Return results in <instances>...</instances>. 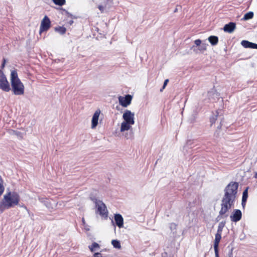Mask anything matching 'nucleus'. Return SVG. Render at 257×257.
I'll list each match as a JSON object with an SVG mask.
<instances>
[{
	"label": "nucleus",
	"mask_w": 257,
	"mask_h": 257,
	"mask_svg": "<svg viewBox=\"0 0 257 257\" xmlns=\"http://www.w3.org/2000/svg\"><path fill=\"white\" fill-rule=\"evenodd\" d=\"M238 184L231 182L228 184L224 190V195L221 201V208L219 215H224L230 208L234 206L237 192Z\"/></svg>",
	"instance_id": "1"
},
{
	"label": "nucleus",
	"mask_w": 257,
	"mask_h": 257,
	"mask_svg": "<svg viewBox=\"0 0 257 257\" xmlns=\"http://www.w3.org/2000/svg\"><path fill=\"white\" fill-rule=\"evenodd\" d=\"M20 201V196L15 191H9L6 193L0 202V214L6 209H10L18 205Z\"/></svg>",
	"instance_id": "2"
},
{
	"label": "nucleus",
	"mask_w": 257,
	"mask_h": 257,
	"mask_svg": "<svg viewBox=\"0 0 257 257\" xmlns=\"http://www.w3.org/2000/svg\"><path fill=\"white\" fill-rule=\"evenodd\" d=\"M11 84L12 90L16 95H22L24 93L25 87L18 77L17 72L13 70L11 72Z\"/></svg>",
	"instance_id": "3"
},
{
	"label": "nucleus",
	"mask_w": 257,
	"mask_h": 257,
	"mask_svg": "<svg viewBox=\"0 0 257 257\" xmlns=\"http://www.w3.org/2000/svg\"><path fill=\"white\" fill-rule=\"evenodd\" d=\"M123 121L121 122L120 132L122 133L130 130L135 123V114L129 110H126L122 115Z\"/></svg>",
	"instance_id": "4"
},
{
	"label": "nucleus",
	"mask_w": 257,
	"mask_h": 257,
	"mask_svg": "<svg viewBox=\"0 0 257 257\" xmlns=\"http://www.w3.org/2000/svg\"><path fill=\"white\" fill-rule=\"evenodd\" d=\"M97 208V212L103 216H107V210L105 205L100 200L96 198L92 199Z\"/></svg>",
	"instance_id": "5"
},
{
	"label": "nucleus",
	"mask_w": 257,
	"mask_h": 257,
	"mask_svg": "<svg viewBox=\"0 0 257 257\" xmlns=\"http://www.w3.org/2000/svg\"><path fill=\"white\" fill-rule=\"evenodd\" d=\"M207 44L205 43H202L200 39H197L194 41V45H193L191 49L196 53H203L207 49Z\"/></svg>",
	"instance_id": "6"
},
{
	"label": "nucleus",
	"mask_w": 257,
	"mask_h": 257,
	"mask_svg": "<svg viewBox=\"0 0 257 257\" xmlns=\"http://www.w3.org/2000/svg\"><path fill=\"white\" fill-rule=\"evenodd\" d=\"M0 89L5 92H9L11 89L7 78L2 70H0Z\"/></svg>",
	"instance_id": "7"
},
{
	"label": "nucleus",
	"mask_w": 257,
	"mask_h": 257,
	"mask_svg": "<svg viewBox=\"0 0 257 257\" xmlns=\"http://www.w3.org/2000/svg\"><path fill=\"white\" fill-rule=\"evenodd\" d=\"M51 22L49 18L45 16L41 21L39 33L41 34L44 31H47L50 27Z\"/></svg>",
	"instance_id": "8"
},
{
	"label": "nucleus",
	"mask_w": 257,
	"mask_h": 257,
	"mask_svg": "<svg viewBox=\"0 0 257 257\" xmlns=\"http://www.w3.org/2000/svg\"><path fill=\"white\" fill-rule=\"evenodd\" d=\"M132 99V96L131 95H126L124 97L120 96L118 97L119 104L123 107H127L129 105Z\"/></svg>",
	"instance_id": "9"
},
{
	"label": "nucleus",
	"mask_w": 257,
	"mask_h": 257,
	"mask_svg": "<svg viewBox=\"0 0 257 257\" xmlns=\"http://www.w3.org/2000/svg\"><path fill=\"white\" fill-rule=\"evenodd\" d=\"M101 113L100 109L96 110L94 113L91 119V127L92 129L96 128L98 123V119Z\"/></svg>",
	"instance_id": "10"
},
{
	"label": "nucleus",
	"mask_w": 257,
	"mask_h": 257,
	"mask_svg": "<svg viewBox=\"0 0 257 257\" xmlns=\"http://www.w3.org/2000/svg\"><path fill=\"white\" fill-rule=\"evenodd\" d=\"M242 216V213L240 210L235 209L234 210L233 213L230 215V218L231 220L233 222H237L239 221Z\"/></svg>",
	"instance_id": "11"
},
{
	"label": "nucleus",
	"mask_w": 257,
	"mask_h": 257,
	"mask_svg": "<svg viewBox=\"0 0 257 257\" xmlns=\"http://www.w3.org/2000/svg\"><path fill=\"white\" fill-rule=\"evenodd\" d=\"M235 27L236 25L234 23L230 22L228 24L225 25L223 27V30L225 32L231 33L234 31Z\"/></svg>",
	"instance_id": "12"
},
{
	"label": "nucleus",
	"mask_w": 257,
	"mask_h": 257,
	"mask_svg": "<svg viewBox=\"0 0 257 257\" xmlns=\"http://www.w3.org/2000/svg\"><path fill=\"white\" fill-rule=\"evenodd\" d=\"M114 220L116 225L119 228H122L123 226V219L122 216L119 214H116L114 215Z\"/></svg>",
	"instance_id": "13"
},
{
	"label": "nucleus",
	"mask_w": 257,
	"mask_h": 257,
	"mask_svg": "<svg viewBox=\"0 0 257 257\" xmlns=\"http://www.w3.org/2000/svg\"><path fill=\"white\" fill-rule=\"evenodd\" d=\"M221 238V233H216L215 234L214 242V250L218 249V245Z\"/></svg>",
	"instance_id": "14"
},
{
	"label": "nucleus",
	"mask_w": 257,
	"mask_h": 257,
	"mask_svg": "<svg viewBox=\"0 0 257 257\" xmlns=\"http://www.w3.org/2000/svg\"><path fill=\"white\" fill-rule=\"evenodd\" d=\"M208 40L211 44L213 46L217 45L218 42V37L214 36H211L209 37Z\"/></svg>",
	"instance_id": "15"
},
{
	"label": "nucleus",
	"mask_w": 257,
	"mask_h": 257,
	"mask_svg": "<svg viewBox=\"0 0 257 257\" xmlns=\"http://www.w3.org/2000/svg\"><path fill=\"white\" fill-rule=\"evenodd\" d=\"M247 197H248V192H247V188H246L245 190H244L243 191V194H242L241 204H242L243 207H244L245 205V203H246Z\"/></svg>",
	"instance_id": "16"
},
{
	"label": "nucleus",
	"mask_w": 257,
	"mask_h": 257,
	"mask_svg": "<svg viewBox=\"0 0 257 257\" xmlns=\"http://www.w3.org/2000/svg\"><path fill=\"white\" fill-rule=\"evenodd\" d=\"M241 45L245 48H252L253 43L246 40H243L241 42Z\"/></svg>",
	"instance_id": "17"
},
{
	"label": "nucleus",
	"mask_w": 257,
	"mask_h": 257,
	"mask_svg": "<svg viewBox=\"0 0 257 257\" xmlns=\"http://www.w3.org/2000/svg\"><path fill=\"white\" fill-rule=\"evenodd\" d=\"M89 248L91 252H94L100 248V245L96 242H93L91 245L89 246Z\"/></svg>",
	"instance_id": "18"
},
{
	"label": "nucleus",
	"mask_w": 257,
	"mask_h": 257,
	"mask_svg": "<svg viewBox=\"0 0 257 257\" xmlns=\"http://www.w3.org/2000/svg\"><path fill=\"white\" fill-rule=\"evenodd\" d=\"M111 244L113 245V246L115 248L120 249L121 248L120 242L116 239L112 240L111 241Z\"/></svg>",
	"instance_id": "19"
},
{
	"label": "nucleus",
	"mask_w": 257,
	"mask_h": 257,
	"mask_svg": "<svg viewBox=\"0 0 257 257\" xmlns=\"http://www.w3.org/2000/svg\"><path fill=\"white\" fill-rule=\"evenodd\" d=\"M253 17V13L252 12H249L247 13H246L243 18V20H248L249 19H251Z\"/></svg>",
	"instance_id": "20"
},
{
	"label": "nucleus",
	"mask_w": 257,
	"mask_h": 257,
	"mask_svg": "<svg viewBox=\"0 0 257 257\" xmlns=\"http://www.w3.org/2000/svg\"><path fill=\"white\" fill-rule=\"evenodd\" d=\"M55 30L61 34H64L66 33V28L63 27L56 28Z\"/></svg>",
	"instance_id": "21"
},
{
	"label": "nucleus",
	"mask_w": 257,
	"mask_h": 257,
	"mask_svg": "<svg viewBox=\"0 0 257 257\" xmlns=\"http://www.w3.org/2000/svg\"><path fill=\"white\" fill-rule=\"evenodd\" d=\"M53 3L60 6L64 5L65 3V0H53Z\"/></svg>",
	"instance_id": "22"
},
{
	"label": "nucleus",
	"mask_w": 257,
	"mask_h": 257,
	"mask_svg": "<svg viewBox=\"0 0 257 257\" xmlns=\"http://www.w3.org/2000/svg\"><path fill=\"white\" fill-rule=\"evenodd\" d=\"M224 224L225 223L222 222L219 223L218 226L217 233H222V229L224 226Z\"/></svg>",
	"instance_id": "23"
},
{
	"label": "nucleus",
	"mask_w": 257,
	"mask_h": 257,
	"mask_svg": "<svg viewBox=\"0 0 257 257\" xmlns=\"http://www.w3.org/2000/svg\"><path fill=\"white\" fill-rule=\"evenodd\" d=\"M216 114H214L213 116H212L210 117V122H211V125L215 123V122L217 119V115H218V112H216Z\"/></svg>",
	"instance_id": "24"
},
{
	"label": "nucleus",
	"mask_w": 257,
	"mask_h": 257,
	"mask_svg": "<svg viewBox=\"0 0 257 257\" xmlns=\"http://www.w3.org/2000/svg\"><path fill=\"white\" fill-rule=\"evenodd\" d=\"M4 190L5 188L3 185V181L0 179V196L3 193Z\"/></svg>",
	"instance_id": "25"
},
{
	"label": "nucleus",
	"mask_w": 257,
	"mask_h": 257,
	"mask_svg": "<svg viewBox=\"0 0 257 257\" xmlns=\"http://www.w3.org/2000/svg\"><path fill=\"white\" fill-rule=\"evenodd\" d=\"M98 8L99 9V10L101 11V12L102 13L104 12L105 8L103 6H102L101 5H99V6H98Z\"/></svg>",
	"instance_id": "26"
},
{
	"label": "nucleus",
	"mask_w": 257,
	"mask_h": 257,
	"mask_svg": "<svg viewBox=\"0 0 257 257\" xmlns=\"http://www.w3.org/2000/svg\"><path fill=\"white\" fill-rule=\"evenodd\" d=\"M193 144V141L190 140H188L187 143H186V145L187 146H190L192 145Z\"/></svg>",
	"instance_id": "27"
},
{
	"label": "nucleus",
	"mask_w": 257,
	"mask_h": 257,
	"mask_svg": "<svg viewBox=\"0 0 257 257\" xmlns=\"http://www.w3.org/2000/svg\"><path fill=\"white\" fill-rule=\"evenodd\" d=\"M176 227V225L175 223H171L170 224V228L171 230L175 229Z\"/></svg>",
	"instance_id": "28"
},
{
	"label": "nucleus",
	"mask_w": 257,
	"mask_h": 257,
	"mask_svg": "<svg viewBox=\"0 0 257 257\" xmlns=\"http://www.w3.org/2000/svg\"><path fill=\"white\" fill-rule=\"evenodd\" d=\"M93 257H102L100 253L96 252L93 254Z\"/></svg>",
	"instance_id": "29"
},
{
	"label": "nucleus",
	"mask_w": 257,
	"mask_h": 257,
	"mask_svg": "<svg viewBox=\"0 0 257 257\" xmlns=\"http://www.w3.org/2000/svg\"><path fill=\"white\" fill-rule=\"evenodd\" d=\"M169 81V80L168 79H166L164 82V84H163V86H164V88H165L166 85H167V83Z\"/></svg>",
	"instance_id": "30"
},
{
	"label": "nucleus",
	"mask_w": 257,
	"mask_h": 257,
	"mask_svg": "<svg viewBox=\"0 0 257 257\" xmlns=\"http://www.w3.org/2000/svg\"><path fill=\"white\" fill-rule=\"evenodd\" d=\"M215 257H219L218 249L214 250Z\"/></svg>",
	"instance_id": "31"
},
{
	"label": "nucleus",
	"mask_w": 257,
	"mask_h": 257,
	"mask_svg": "<svg viewBox=\"0 0 257 257\" xmlns=\"http://www.w3.org/2000/svg\"><path fill=\"white\" fill-rule=\"evenodd\" d=\"M252 47L251 49H257V44L255 43H253Z\"/></svg>",
	"instance_id": "32"
},
{
	"label": "nucleus",
	"mask_w": 257,
	"mask_h": 257,
	"mask_svg": "<svg viewBox=\"0 0 257 257\" xmlns=\"http://www.w3.org/2000/svg\"><path fill=\"white\" fill-rule=\"evenodd\" d=\"M165 89V88H164V86H163L162 88L160 89V91L162 92L163 91V90Z\"/></svg>",
	"instance_id": "33"
},
{
	"label": "nucleus",
	"mask_w": 257,
	"mask_h": 257,
	"mask_svg": "<svg viewBox=\"0 0 257 257\" xmlns=\"http://www.w3.org/2000/svg\"><path fill=\"white\" fill-rule=\"evenodd\" d=\"M165 89V88H164V86H163L162 88L160 89V91L162 92L163 91V90Z\"/></svg>",
	"instance_id": "34"
},
{
	"label": "nucleus",
	"mask_w": 257,
	"mask_h": 257,
	"mask_svg": "<svg viewBox=\"0 0 257 257\" xmlns=\"http://www.w3.org/2000/svg\"><path fill=\"white\" fill-rule=\"evenodd\" d=\"M82 222H83V224H84L85 223V220H84V219L83 218H82Z\"/></svg>",
	"instance_id": "35"
},
{
	"label": "nucleus",
	"mask_w": 257,
	"mask_h": 257,
	"mask_svg": "<svg viewBox=\"0 0 257 257\" xmlns=\"http://www.w3.org/2000/svg\"><path fill=\"white\" fill-rule=\"evenodd\" d=\"M5 66V62L3 63V64L2 65V67L3 68Z\"/></svg>",
	"instance_id": "36"
},
{
	"label": "nucleus",
	"mask_w": 257,
	"mask_h": 257,
	"mask_svg": "<svg viewBox=\"0 0 257 257\" xmlns=\"http://www.w3.org/2000/svg\"><path fill=\"white\" fill-rule=\"evenodd\" d=\"M73 23V21H70V24H72Z\"/></svg>",
	"instance_id": "37"
},
{
	"label": "nucleus",
	"mask_w": 257,
	"mask_h": 257,
	"mask_svg": "<svg viewBox=\"0 0 257 257\" xmlns=\"http://www.w3.org/2000/svg\"><path fill=\"white\" fill-rule=\"evenodd\" d=\"M211 93H212L211 92H209L208 93L209 95H210V94H211Z\"/></svg>",
	"instance_id": "38"
}]
</instances>
